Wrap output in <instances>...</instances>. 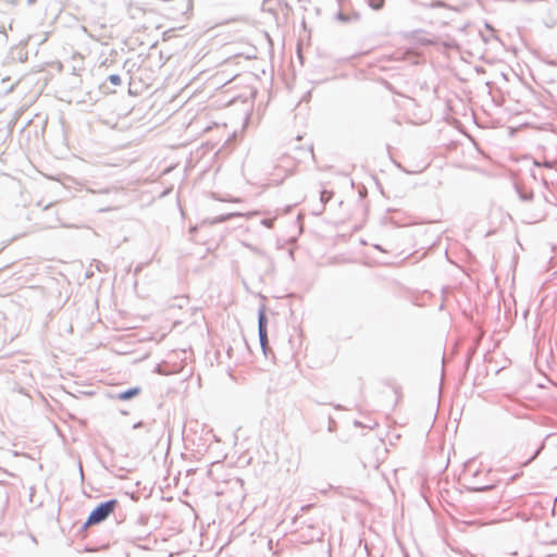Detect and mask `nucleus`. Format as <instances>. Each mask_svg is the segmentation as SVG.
Instances as JSON below:
<instances>
[{
	"label": "nucleus",
	"instance_id": "4468645a",
	"mask_svg": "<svg viewBox=\"0 0 557 557\" xmlns=\"http://www.w3.org/2000/svg\"><path fill=\"white\" fill-rule=\"evenodd\" d=\"M261 223H262V225H264V226H267V227H272V225H273V220H271V219H264V220H262V222H261Z\"/></svg>",
	"mask_w": 557,
	"mask_h": 557
},
{
	"label": "nucleus",
	"instance_id": "7ed1b4c3",
	"mask_svg": "<svg viewBox=\"0 0 557 557\" xmlns=\"http://www.w3.org/2000/svg\"><path fill=\"white\" fill-rule=\"evenodd\" d=\"M267 326H268V319L265 315V310L263 307H261L258 312V332L268 331Z\"/></svg>",
	"mask_w": 557,
	"mask_h": 557
},
{
	"label": "nucleus",
	"instance_id": "ddd939ff",
	"mask_svg": "<svg viewBox=\"0 0 557 557\" xmlns=\"http://www.w3.org/2000/svg\"><path fill=\"white\" fill-rule=\"evenodd\" d=\"M147 520H148L147 518H145V517H140V518H138V519H137V521H136V525L144 527V528H145V527H146V524H147Z\"/></svg>",
	"mask_w": 557,
	"mask_h": 557
},
{
	"label": "nucleus",
	"instance_id": "9b49d317",
	"mask_svg": "<svg viewBox=\"0 0 557 557\" xmlns=\"http://www.w3.org/2000/svg\"><path fill=\"white\" fill-rule=\"evenodd\" d=\"M109 82L114 85V86H120L122 84V78L120 75L117 74H111L109 77H108Z\"/></svg>",
	"mask_w": 557,
	"mask_h": 557
},
{
	"label": "nucleus",
	"instance_id": "412c9836",
	"mask_svg": "<svg viewBox=\"0 0 557 557\" xmlns=\"http://www.w3.org/2000/svg\"><path fill=\"white\" fill-rule=\"evenodd\" d=\"M29 2H33L34 0H28Z\"/></svg>",
	"mask_w": 557,
	"mask_h": 557
},
{
	"label": "nucleus",
	"instance_id": "20e7f679",
	"mask_svg": "<svg viewBox=\"0 0 557 557\" xmlns=\"http://www.w3.org/2000/svg\"><path fill=\"white\" fill-rule=\"evenodd\" d=\"M74 99H75L76 103H78V104H81V103H87V104H89V106H92L94 103H96V102H97V98L92 95V92H91V91H88V92L86 94V96H85V97H82V98H79V97H77V96H74Z\"/></svg>",
	"mask_w": 557,
	"mask_h": 557
},
{
	"label": "nucleus",
	"instance_id": "9d476101",
	"mask_svg": "<svg viewBox=\"0 0 557 557\" xmlns=\"http://www.w3.org/2000/svg\"><path fill=\"white\" fill-rule=\"evenodd\" d=\"M519 197L522 201H530L533 199V193L532 191H522L518 189Z\"/></svg>",
	"mask_w": 557,
	"mask_h": 557
},
{
	"label": "nucleus",
	"instance_id": "f03ea898",
	"mask_svg": "<svg viewBox=\"0 0 557 557\" xmlns=\"http://www.w3.org/2000/svg\"><path fill=\"white\" fill-rule=\"evenodd\" d=\"M140 387H132L124 392H120L116 394V398L120 400H128L135 396H137L140 393Z\"/></svg>",
	"mask_w": 557,
	"mask_h": 557
},
{
	"label": "nucleus",
	"instance_id": "f3484780",
	"mask_svg": "<svg viewBox=\"0 0 557 557\" xmlns=\"http://www.w3.org/2000/svg\"><path fill=\"white\" fill-rule=\"evenodd\" d=\"M545 62L549 65H554V66H557V61L556 60H549V59H545Z\"/></svg>",
	"mask_w": 557,
	"mask_h": 557
},
{
	"label": "nucleus",
	"instance_id": "6e6552de",
	"mask_svg": "<svg viewBox=\"0 0 557 557\" xmlns=\"http://www.w3.org/2000/svg\"><path fill=\"white\" fill-rule=\"evenodd\" d=\"M149 534V531L145 529L144 531L139 532L138 534H132L129 533L128 539L132 542L144 540Z\"/></svg>",
	"mask_w": 557,
	"mask_h": 557
},
{
	"label": "nucleus",
	"instance_id": "f257e3e1",
	"mask_svg": "<svg viewBox=\"0 0 557 557\" xmlns=\"http://www.w3.org/2000/svg\"><path fill=\"white\" fill-rule=\"evenodd\" d=\"M119 502L116 499H109L100 503L88 516L85 527L98 524L104 521L115 509Z\"/></svg>",
	"mask_w": 557,
	"mask_h": 557
},
{
	"label": "nucleus",
	"instance_id": "dca6fc26",
	"mask_svg": "<svg viewBox=\"0 0 557 557\" xmlns=\"http://www.w3.org/2000/svg\"><path fill=\"white\" fill-rule=\"evenodd\" d=\"M121 206L120 205H115L113 207H110V208H103V209H100L101 212H106V211H110V210H116L119 209Z\"/></svg>",
	"mask_w": 557,
	"mask_h": 557
},
{
	"label": "nucleus",
	"instance_id": "a211bd4d",
	"mask_svg": "<svg viewBox=\"0 0 557 557\" xmlns=\"http://www.w3.org/2000/svg\"><path fill=\"white\" fill-rule=\"evenodd\" d=\"M541 218H542V214H536V215L532 216L531 222H536V221L541 220Z\"/></svg>",
	"mask_w": 557,
	"mask_h": 557
},
{
	"label": "nucleus",
	"instance_id": "39448f33",
	"mask_svg": "<svg viewBox=\"0 0 557 557\" xmlns=\"http://www.w3.org/2000/svg\"><path fill=\"white\" fill-rule=\"evenodd\" d=\"M259 333V342H260V346L264 352V355H267V350H268V343H269V339H268V331H264V332H258Z\"/></svg>",
	"mask_w": 557,
	"mask_h": 557
},
{
	"label": "nucleus",
	"instance_id": "6ab92c4d",
	"mask_svg": "<svg viewBox=\"0 0 557 557\" xmlns=\"http://www.w3.org/2000/svg\"><path fill=\"white\" fill-rule=\"evenodd\" d=\"M543 165H544V166H546V168L552 169V168H553V162H550V161H545V162L543 163Z\"/></svg>",
	"mask_w": 557,
	"mask_h": 557
},
{
	"label": "nucleus",
	"instance_id": "aec40b11",
	"mask_svg": "<svg viewBox=\"0 0 557 557\" xmlns=\"http://www.w3.org/2000/svg\"><path fill=\"white\" fill-rule=\"evenodd\" d=\"M143 425H144V423H143V422H137V423H135V424L133 425V428H134V429H137V428H140V426H143Z\"/></svg>",
	"mask_w": 557,
	"mask_h": 557
},
{
	"label": "nucleus",
	"instance_id": "2eb2a0df",
	"mask_svg": "<svg viewBox=\"0 0 557 557\" xmlns=\"http://www.w3.org/2000/svg\"><path fill=\"white\" fill-rule=\"evenodd\" d=\"M337 18L342 22H347L348 21V16L345 15L344 13H338L337 14Z\"/></svg>",
	"mask_w": 557,
	"mask_h": 557
},
{
	"label": "nucleus",
	"instance_id": "423d86ee",
	"mask_svg": "<svg viewBox=\"0 0 557 557\" xmlns=\"http://www.w3.org/2000/svg\"><path fill=\"white\" fill-rule=\"evenodd\" d=\"M332 197H333V191H330L326 189L322 190L320 194V201L322 203V207H324V205L327 203Z\"/></svg>",
	"mask_w": 557,
	"mask_h": 557
},
{
	"label": "nucleus",
	"instance_id": "0eeeda50",
	"mask_svg": "<svg viewBox=\"0 0 557 557\" xmlns=\"http://www.w3.org/2000/svg\"><path fill=\"white\" fill-rule=\"evenodd\" d=\"M239 215H242V214L240 213H228V214L220 215V216L214 218L212 223H222V222H225V221L232 219L233 216H239Z\"/></svg>",
	"mask_w": 557,
	"mask_h": 557
},
{
	"label": "nucleus",
	"instance_id": "1a4fd4ad",
	"mask_svg": "<svg viewBox=\"0 0 557 557\" xmlns=\"http://www.w3.org/2000/svg\"><path fill=\"white\" fill-rule=\"evenodd\" d=\"M367 2L373 10H381L384 7L385 0H367Z\"/></svg>",
	"mask_w": 557,
	"mask_h": 557
},
{
	"label": "nucleus",
	"instance_id": "f8f14e48",
	"mask_svg": "<svg viewBox=\"0 0 557 557\" xmlns=\"http://www.w3.org/2000/svg\"><path fill=\"white\" fill-rule=\"evenodd\" d=\"M123 191L122 188L120 187H111V188H107L104 190H102L101 193H116V194H121Z\"/></svg>",
	"mask_w": 557,
	"mask_h": 557
}]
</instances>
